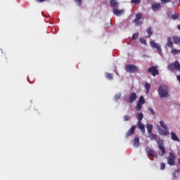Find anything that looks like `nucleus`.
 <instances>
[{
    "mask_svg": "<svg viewBox=\"0 0 180 180\" xmlns=\"http://www.w3.org/2000/svg\"><path fill=\"white\" fill-rule=\"evenodd\" d=\"M150 44L151 47H153V49H156V50H158L159 54H161L162 50L161 49V46L158 44L155 43L153 41H150Z\"/></svg>",
    "mask_w": 180,
    "mask_h": 180,
    "instance_id": "obj_8",
    "label": "nucleus"
},
{
    "mask_svg": "<svg viewBox=\"0 0 180 180\" xmlns=\"http://www.w3.org/2000/svg\"><path fill=\"white\" fill-rule=\"evenodd\" d=\"M139 41H141V43L142 44H147V41H146V39H143V38H140L139 39Z\"/></svg>",
    "mask_w": 180,
    "mask_h": 180,
    "instance_id": "obj_34",
    "label": "nucleus"
},
{
    "mask_svg": "<svg viewBox=\"0 0 180 180\" xmlns=\"http://www.w3.org/2000/svg\"><path fill=\"white\" fill-rule=\"evenodd\" d=\"M172 40L174 43V44H180V37H173Z\"/></svg>",
    "mask_w": 180,
    "mask_h": 180,
    "instance_id": "obj_20",
    "label": "nucleus"
},
{
    "mask_svg": "<svg viewBox=\"0 0 180 180\" xmlns=\"http://www.w3.org/2000/svg\"><path fill=\"white\" fill-rule=\"evenodd\" d=\"M138 103H140L141 105H144V103H146V100L144 99V96H141L139 97V100L138 101Z\"/></svg>",
    "mask_w": 180,
    "mask_h": 180,
    "instance_id": "obj_23",
    "label": "nucleus"
},
{
    "mask_svg": "<svg viewBox=\"0 0 180 180\" xmlns=\"http://www.w3.org/2000/svg\"><path fill=\"white\" fill-rule=\"evenodd\" d=\"M113 13L116 16H120V15H123V13H124V11H123V10L119 11V10H117V8H114Z\"/></svg>",
    "mask_w": 180,
    "mask_h": 180,
    "instance_id": "obj_13",
    "label": "nucleus"
},
{
    "mask_svg": "<svg viewBox=\"0 0 180 180\" xmlns=\"http://www.w3.org/2000/svg\"><path fill=\"white\" fill-rule=\"evenodd\" d=\"M143 15L141 13H139L136 15L135 18L133 20V23H136V26H141L143 25V21H139L141 19Z\"/></svg>",
    "mask_w": 180,
    "mask_h": 180,
    "instance_id": "obj_5",
    "label": "nucleus"
},
{
    "mask_svg": "<svg viewBox=\"0 0 180 180\" xmlns=\"http://www.w3.org/2000/svg\"><path fill=\"white\" fill-rule=\"evenodd\" d=\"M123 119H124V122H127V120H129L130 119V116L124 115Z\"/></svg>",
    "mask_w": 180,
    "mask_h": 180,
    "instance_id": "obj_36",
    "label": "nucleus"
},
{
    "mask_svg": "<svg viewBox=\"0 0 180 180\" xmlns=\"http://www.w3.org/2000/svg\"><path fill=\"white\" fill-rule=\"evenodd\" d=\"M158 92L160 98H168L169 96V91H168V86L167 85H160Z\"/></svg>",
    "mask_w": 180,
    "mask_h": 180,
    "instance_id": "obj_1",
    "label": "nucleus"
},
{
    "mask_svg": "<svg viewBox=\"0 0 180 180\" xmlns=\"http://www.w3.org/2000/svg\"><path fill=\"white\" fill-rule=\"evenodd\" d=\"M152 9L153 11H154L155 12L161 9V4L160 3H155V4H153L152 5Z\"/></svg>",
    "mask_w": 180,
    "mask_h": 180,
    "instance_id": "obj_12",
    "label": "nucleus"
},
{
    "mask_svg": "<svg viewBox=\"0 0 180 180\" xmlns=\"http://www.w3.org/2000/svg\"><path fill=\"white\" fill-rule=\"evenodd\" d=\"M165 168V163H164V162H162L161 164H160V169H164Z\"/></svg>",
    "mask_w": 180,
    "mask_h": 180,
    "instance_id": "obj_38",
    "label": "nucleus"
},
{
    "mask_svg": "<svg viewBox=\"0 0 180 180\" xmlns=\"http://www.w3.org/2000/svg\"><path fill=\"white\" fill-rule=\"evenodd\" d=\"M136 99H137V94L136 93H131L129 98V103H133Z\"/></svg>",
    "mask_w": 180,
    "mask_h": 180,
    "instance_id": "obj_11",
    "label": "nucleus"
},
{
    "mask_svg": "<svg viewBox=\"0 0 180 180\" xmlns=\"http://www.w3.org/2000/svg\"><path fill=\"white\" fill-rule=\"evenodd\" d=\"M160 133L162 136H168L169 134L168 131H164V129H161Z\"/></svg>",
    "mask_w": 180,
    "mask_h": 180,
    "instance_id": "obj_29",
    "label": "nucleus"
},
{
    "mask_svg": "<svg viewBox=\"0 0 180 180\" xmlns=\"http://www.w3.org/2000/svg\"><path fill=\"white\" fill-rule=\"evenodd\" d=\"M120 98H122V94L120 93H117V94H115V96H114V99L116 101V102H117V101L119 99H120Z\"/></svg>",
    "mask_w": 180,
    "mask_h": 180,
    "instance_id": "obj_28",
    "label": "nucleus"
},
{
    "mask_svg": "<svg viewBox=\"0 0 180 180\" xmlns=\"http://www.w3.org/2000/svg\"><path fill=\"white\" fill-rule=\"evenodd\" d=\"M167 164H169L170 167H174V165H175V155H174V153H169V156L167 158Z\"/></svg>",
    "mask_w": 180,
    "mask_h": 180,
    "instance_id": "obj_4",
    "label": "nucleus"
},
{
    "mask_svg": "<svg viewBox=\"0 0 180 180\" xmlns=\"http://www.w3.org/2000/svg\"><path fill=\"white\" fill-rule=\"evenodd\" d=\"M146 151L148 155H150V157H155V155H156L154 150H153V148H150V147H147L146 148Z\"/></svg>",
    "mask_w": 180,
    "mask_h": 180,
    "instance_id": "obj_10",
    "label": "nucleus"
},
{
    "mask_svg": "<svg viewBox=\"0 0 180 180\" xmlns=\"http://www.w3.org/2000/svg\"><path fill=\"white\" fill-rule=\"evenodd\" d=\"M149 138L150 140H157V135L154 134H150Z\"/></svg>",
    "mask_w": 180,
    "mask_h": 180,
    "instance_id": "obj_32",
    "label": "nucleus"
},
{
    "mask_svg": "<svg viewBox=\"0 0 180 180\" xmlns=\"http://www.w3.org/2000/svg\"><path fill=\"white\" fill-rule=\"evenodd\" d=\"M162 4H168V2H171V0H160Z\"/></svg>",
    "mask_w": 180,
    "mask_h": 180,
    "instance_id": "obj_39",
    "label": "nucleus"
},
{
    "mask_svg": "<svg viewBox=\"0 0 180 180\" xmlns=\"http://www.w3.org/2000/svg\"><path fill=\"white\" fill-rule=\"evenodd\" d=\"M149 112L151 113V115H155V111L153 108H148Z\"/></svg>",
    "mask_w": 180,
    "mask_h": 180,
    "instance_id": "obj_37",
    "label": "nucleus"
},
{
    "mask_svg": "<svg viewBox=\"0 0 180 180\" xmlns=\"http://www.w3.org/2000/svg\"><path fill=\"white\" fill-rule=\"evenodd\" d=\"M136 125H134L131 127V129L127 132L125 137H130V136H133L134 134V131H136Z\"/></svg>",
    "mask_w": 180,
    "mask_h": 180,
    "instance_id": "obj_9",
    "label": "nucleus"
},
{
    "mask_svg": "<svg viewBox=\"0 0 180 180\" xmlns=\"http://www.w3.org/2000/svg\"><path fill=\"white\" fill-rule=\"evenodd\" d=\"M158 67L153 66L148 69V72L153 75V77H157L158 75V70H157Z\"/></svg>",
    "mask_w": 180,
    "mask_h": 180,
    "instance_id": "obj_7",
    "label": "nucleus"
},
{
    "mask_svg": "<svg viewBox=\"0 0 180 180\" xmlns=\"http://www.w3.org/2000/svg\"><path fill=\"white\" fill-rule=\"evenodd\" d=\"M150 86H151V85L150 84V83H148V82L145 83V89L146 90L147 95H148L150 94Z\"/></svg>",
    "mask_w": 180,
    "mask_h": 180,
    "instance_id": "obj_21",
    "label": "nucleus"
},
{
    "mask_svg": "<svg viewBox=\"0 0 180 180\" xmlns=\"http://www.w3.org/2000/svg\"><path fill=\"white\" fill-rule=\"evenodd\" d=\"M171 139L173 141H180L179 138H178L175 132H171Z\"/></svg>",
    "mask_w": 180,
    "mask_h": 180,
    "instance_id": "obj_17",
    "label": "nucleus"
},
{
    "mask_svg": "<svg viewBox=\"0 0 180 180\" xmlns=\"http://www.w3.org/2000/svg\"><path fill=\"white\" fill-rule=\"evenodd\" d=\"M139 69L137 68V66L136 65H127L125 67V71L127 72H129L130 74H134V72H137V70Z\"/></svg>",
    "mask_w": 180,
    "mask_h": 180,
    "instance_id": "obj_3",
    "label": "nucleus"
},
{
    "mask_svg": "<svg viewBox=\"0 0 180 180\" xmlns=\"http://www.w3.org/2000/svg\"><path fill=\"white\" fill-rule=\"evenodd\" d=\"M134 147H140V139L138 137H135L134 139Z\"/></svg>",
    "mask_w": 180,
    "mask_h": 180,
    "instance_id": "obj_18",
    "label": "nucleus"
},
{
    "mask_svg": "<svg viewBox=\"0 0 180 180\" xmlns=\"http://www.w3.org/2000/svg\"><path fill=\"white\" fill-rule=\"evenodd\" d=\"M160 124L161 127H162V129H165V130H168V127L165 124V122H164L163 121H160Z\"/></svg>",
    "mask_w": 180,
    "mask_h": 180,
    "instance_id": "obj_27",
    "label": "nucleus"
},
{
    "mask_svg": "<svg viewBox=\"0 0 180 180\" xmlns=\"http://www.w3.org/2000/svg\"><path fill=\"white\" fill-rule=\"evenodd\" d=\"M143 104H140L139 103H137L135 109L136 110H137V112H140V110H141V108H143Z\"/></svg>",
    "mask_w": 180,
    "mask_h": 180,
    "instance_id": "obj_26",
    "label": "nucleus"
},
{
    "mask_svg": "<svg viewBox=\"0 0 180 180\" xmlns=\"http://www.w3.org/2000/svg\"><path fill=\"white\" fill-rule=\"evenodd\" d=\"M172 19H173L174 20L178 19V15H177L176 14H174V15H172Z\"/></svg>",
    "mask_w": 180,
    "mask_h": 180,
    "instance_id": "obj_40",
    "label": "nucleus"
},
{
    "mask_svg": "<svg viewBox=\"0 0 180 180\" xmlns=\"http://www.w3.org/2000/svg\"><path fill=\"white\" fill-rule=\"evenodd\" d=\"M37 2H39V3H42V2H44L46 0H36Z\"/></svg>",
    "mask_w": 180,
    "mask_h": 180,
    "instance_id": "obj_41",
    "label": "nucleus"
},
{
    "mask_svg": "<svg viewBox=\"0 0 180 180\" xmlns=\"http://www.w3.org/2000/svg\"><path fill=\"white\" fill-rule=\"evenodd\" d=\"M110 5L111 8H117L119 3L116 0H110Z\"/></svg>",
    "mask_w": 180,
    "mask_h": 180,
    "instance_id": "obj_15",
    "label": "nucleus"
},
{
    "mask_svg": "<svg viewBox=\"0 0 180 180\" xmlns=\"http://www.w3.org/2000/svg\"><path fill=\"white\" fill-rule=\"evenodd\" d=\"M167 47H169L170 49L174 48V42H172L171 37L167 38Z\"/></svg>",
    "mask_w": 180,
    "mask_h": 180,
    "instance_id": "obj_14",
    "label": "nucleus"
},
{
    "mask_svg": "<svg viewBox=\"0 0 180 180\" xmlns=\"http://www.w3.org/2000/svg\"><path fill=\"white\" fill-rule=\"evenodd\" d=\"M138 127L141 130V133H146V127L142 122H138Z\"/></svg>",
    "mask_w": 180,
    "mask_h": 180,
    "instance_id": "obj_16",
    "label": "nucleus"
},
{
    "mask_svg": "<svg viewBox=\"0 0 180 180\" xmlns=\"http://www.w3.org/2000/svg\"><path fill=\"white\" fill-rule=\"evenodd\" d=\"M158 147H159V149L161 151V155L162 157H164V155H165L166 154V150H165V148L164 147V141H162V139H160L158 141Z\"/></svg>",
    "mask_w": 180,
    "mask_h": 180,
    "instance_id": "obj_6",
    "label": "nucleus"
},
{
    "mask_svg": "<svg viewBox=\"0 0 180 180\" xmlns=\"http://www.w3.org/2000/svg\"><path fill=\"white\" fill-rule=\"evenodd\" d=\"M180 53V49L179 50H177L176 49H172L171 51V53L173 55V56H176V54H179Z\"/></svg>",
    "mask_w": 180,
    "mask_h": 180,
    "instance_id": "obj_24",
    "label": "nucleus"
},
{
    "mask_svg": "<svg viewBox=\"0 0 180 180\" xmlns=\"http://www.w3.org/2000/svg\"><path fill=\"white\" fill-rule=\"evenodd\" d=\"M151 27H148L146 30V33L148 34L147 37L150 38L153 35V31H151Z\"/></svg>",
    "mask_w": 180,
    "mask_h": 180,
    "instance_id": "obj_22",
    "label": "nucleus"
},
{
    "mask_svg": "<svg viewBox=\"0 0 180 180\" xmlns=\"http://www.w3.org/2000/svg\"><path fill=\"white\" fill-rule=\"evenodd\" d=\"M167 68L169 71H174L175 70L176 71H179L180 72V63L179 61L175 60L174 63H170L167 65Z\"/></svg>",
    "mask_w": 180,
    "mask_h": 180,
    "instance_id": "obj_2",
    "label": "nucleus"
},
{
    "mask_svg": "<svg viewBox=\"0 0 180 180\" xmlns=\"http://www.w3.org/2000/svg\"><path fill=\"white\" fill-rule=\"evenodd\" d=\"M139 37V33L134 34L132 36V40H136Z\"/></svg>",
    "mask_w": 180,
    "mask_h": 180,
    "instance_id": "obj_35",
    "label": "nucleus"
},
{
    "mask_svg": "<svg viewBox=\"0 0 180 180\" xmlns=\"http://www.w3.org/2000/svg\"><path fill=\"white\" fill-rule=\"evenodd\" d=\"M146 129L148 130V133H151L153 131V124H147L146 125Z\"/></svg>",
    "mask_w": 180,
    "mask_h": 180,
    "instance_id": "obj_25",
    "label": "nucleus"
},
{
    "mask_svg": "<svg viewBox=\"0 0 180 180\" xmlns=\"http://www.w3.org/2000/svg\"><path fill=\"white\" fill-rule=\"evenodd\" d=\"M177 28L179 29V30H180V25L177 26Z\"/></svg>",
    "mask_w": 180,
    "mask_h": 180,
    "instance_id": "obj_42",
    "label": "nucleus"
},
{
    "mask_svg": "<svg viewBox=\"0 0 180 180\" xmlns=\"http://www.w3.org/2000/svg\"><path fill=\"white\" fill-rule=\"evenodd\" d=\"M137 116V119H138V122H141L143 120V118L144 117V115H143V113L141 112H138L136 114Z\"/></svg>",
    "mask_w": 180,
    "mask_h": 180,
    "instance_id": "obj_19",
    "label": "nucleus"
},
{
    "mask_svg": "<svg viewBox=\"0 0 180 180\" xmlns=\"http://www.w3.org/2000/svg\"><path fill=\"white\" fill-rule=\"evenodd\" d=\"M75 2H76V4H77L79 6H81V5H82V0H75Z\"/></svg>",
    "mask_w": 180,
    "mask_h": 180,
    "instance_id": "obj_33",
    "label": "nucleus"
},
{
    "mask_svg": "<svg viewBox=\"0 0 180 180\" xmlns=\"http://www.w3.org/2000/svg\"><path fill=\"white\" fill-rule=\"evenodd\" d=\"M105 78H107V79H113V75L112 74H109V73H105Z\"/></svg>",
    "mask_w": 180,
    "mask_h": 180,
    "instance_id": "obj_31",
    "label": "nucleus"
},
{
    "mask_svg": "<svg viewBox=\"0 0 180 180\" xmlns=\"http://www.w3.org/2000/svg\"><path fill=\"white\" fill-rule=\"evenodd\" d=\"M131 4H134V5H140V4H141V0H131Z\"/></svg>",
    "mask_w": 180,
    "mask_h": 180,
    "instance_id": "obj_30",
    "label": "nucleus"
}]
</instances>
